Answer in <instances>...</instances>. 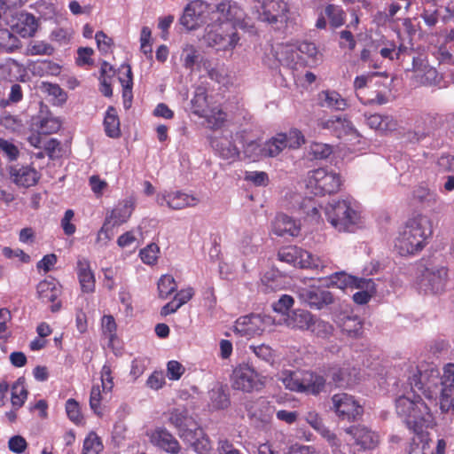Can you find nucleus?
<instances>
[{
  "mask_svg": "<svg viewBox=\"0 0 454 454\" xmlns=\"http://www.w3.org/2000/svg\"><path fill=\"white\" fill-rule=\"evenodd\" d=\"M408 380L411 387L396 397L395 411L407 427L415 434H420L424 428L434 425L429 406L415 388L429 400H435L439 396L442 413L454 411V364L450 363L443 367L442 376L434 368L424 372L416 368Z\"/></svg>",
  "mask_w": 454,
  "mask_h": 454,
  "instance_id": "1",
  "label": "nucleus"
},
{
  "mask_svg": "<svg viewBox=\"0 0 454 454\" xmlns=\"http://www.w3.org/2000/svg\"><path fill=\"white\" fill-rule=\"evenodd\" d=\"M0 8L4 9V19L7 20L8 16L12 17V20H7V23L14 33L19 34L24 38L30 37L35 35L38 25L34 15L27 12L13 11L17 7L7 8L6 6L2 7L0 5Z\"/></svg>",
  "mask_w": 454,
  "mask_h": 454,
  "instance_id": "11",
  "label": "nucleus"
},
{
  "mask_svg": "<svg viewBox=\"0 0 454 454\" xmlns=\"http://www.w3.org/2000/svg\"><path fill=\"white\" fill-rule=\"evenodd\" d=\"M0 125L12 132L20 131L23 128L22 121L18 116L6 112L0 116Z\"/></svg>",
  "mask_w": 454,
  "mask_h": 454,
  "instance_id": "61",
  "label": "nucleus"
},
{
  "mask_svg": "<svg viewBox=\"0 0 454 454\" xmlns=\"http://www.w3.org/2000/svg\"><path fill=\"white\" fill-rule=\"evenodd\" d=\"M366 124L372 129L380 132L391 131L396 129L397 123L390 115L378 114H364Z\"/></svg>",
  "mask_w": 454,
  "mask_h": 454,
  "instance_id": "33",
  "label": "nucleus"
},
{
  "mask_svg": "<svg viewBox=\"0 0 454 454\" xmlns=\"http://www.w3.org/2000/svg\"><path fill=\"white\" fill-rule=\"evenodd\" d=\"M308 331H309L317 338L326 340L333 336L334 327L329 322H326L313 315Z\"/></svg>",
  "mask_w": 454,
  "mask_h": 454,
  "instance_id": "38",
  "label": "nucleus"
},
{
  "mask_svg": "<svg viewBox=\"0 0 454 454\" xmlns=\"http://www.w3.org/2000/svg\"><path fill=\"white\" fill-rule=\"evenodd\" d=\"M151 442L167 452L177 453L180 446L177 440L165 428L158 427L150 434Z\"/></svg>",
  "mask_w": 454,
  "mask_h": 454,
  "instance_id": "26",
  "label": "nucleus"
},
{
  "mask_svg": "<svg viewBox=\"0 0 454 454\" xmlns=\"http://www.w3.org/2000/svg\"><path fill=\"white\" fill-rule=\"evenodd\" d=\"M433 235V222L426 215L410 218L395 239V248L402 256L420 252Z\"/></svg>",
  "mask_w": 454,
  "mask_h": 454,
  "instance_id": "2",
  "label": "nucleus"
},
{
  "mask_svg": "<svg viewBox=\"0 0 454 454\" xmlns=\"http://www.w3.org/2000/svg\"><path fill=\"white\" fill-rule=\"evenodd\" d=\"M354 288L359 289L353 294V301L359 305L366 304L376 293V285L372 278H361Z\"/></svg>",
  "mask_w": 454,
  "mask_h": 454,
  "instance_id": "31",
  "label": "nucleus"
},
{
  "mask_svg": "<svg viewBox=\"0 0 454 454\" xmlns=\"http://www.w3.org/2000/svg\"><path fill=\"white\" fill-rule=\"evenodd\" d=\"M27 398V391L25 387V380L23 378H19L12 386L11 402L14 410L22 407Z\"/></svg>",
  "mask_w": 454,
  "mask_h": 454,
  "instance_id": "42",
  "label": "nucleus"
},
{
  "mask_svg": "<svg viewBox=\"0 0 454 454\" xmlns=\"http://www.w3.org/2000/svg\"><path fill=\"white\" fill-rule=\"evenodd\" d=\"M103 450V444L97 434L91 432L83 442L82 454H99Z\"/></svg>",
  "mask_w": 454,
  "mask_h": 454,
  "instance_id": "56",
  "label": "nucleus"
},
{
  "mask_svg": "<svg viewBox=\"0 0 454 454\" xmlns=\"http://www.w3.org/2000/svg\"><path fill=\"white\" fill-rule=\"evenodd\" d=\"M35 126L40 134L50 135L59 130L61 127V121L59 118L50 114L45 117H42L35 123Z\"/></svg>",
  "mask_w": 454,
  "mask_h": 454,
  "instance_id": "46",
  "label": "nucleus"
},
{
  "mask_svg": "<svg viewBox=\"0 0 454 454\" xmlns=\"http://www.w3.org/2000/svg\"><path fill=\"white\" fill-rule=\"evenodd\" d=\"M11 180L18 186L28 188L37 184L40 174L29 165H13L9 168Z\"/></svg>",
  "mask_w": 454,
  "mask_h": 454,
  "instance_id": "21",
  "label": "nucleus"
},
{
  "mask_svg": "<svg viewBox=\"0 0 454 454\" xmlns=\"http://www.w3.org/2000/svg\"><path fill=\"white\" fill-rule=\"evenodd\" d=\"M168 421L178 431L183 441L189 443L199 454H207L211 444L203 429L198 426L184 407L174 408L168 412Z\"/></svg>",
  "mask_w": 454,
  "mask_h": 454,
  "instance_id": "3",
  "label": "nucleus"
},
{
  "mask_svg": "<svg viewBox=\"0 0 454 454\" xmlns=\"http://www.w3.org/2000/svg\"><path fill=\"white\" fill-rule=\"evenodd\" d=\"M246 410L249 419L256 427H263L269 424L275 412V409L270 403L262 397L247 402Z\"/></svg>",
  "mask_w": 454,
  "mask_h": 454,
  "instance_id": "19",
  "label": "nucleus"
},
{
  "mask_svg": "<svg viewBox=\"0 0 454 454\" xmlns=\"http://www.w3.org/2000/svg\"><path fill=\"white\" fill-rule=\"evenodd\" d=\"M60 294V286L53 278L43 280L37 285L38 298L43 302H54Z\"/></svg>",
  "mask_w": 454,
  "mask_h": 454,
  "instance_id": "32",
  "label": "nucleus"
},
{
  "mask_svg": "<svg viewBox=\"0 0 454 454\" xmlns=\"http://www.w3.org/2000/svg\"><path fill=\"white\" fill-rule=\"evenodd\" d=\"M258 20L281 29L288 20L289 7L284 0H254Z\"/></svg>",
  "mask_w": 454,
  "mask_h": 454,
  "instance_id": "6",
  "label": "nucleus"
},
{
  "mask_svg": "<svg viewBox=\"0 0 454 454\" xmlns=\"http://www.w3.org/2000/svg\"><path fill=\"white\" fill-rule=\"evenodd\" d=\"M313 315L304 309H294L287 313L283 318L284 324L291 328L301 331H308Z\"/></svg>",
  "mask_w": 454,
  "mask_h": 454,
  "instance_id": "29",
  "label": "nucleus"
},
{
  "mask_svg": "<svg viewBox=\"0 0 454 454\" xmlns=\"http://www.w3.org/2000/svg\"><path fill=\"white\" fill-rule=\"evenodd\" d=\"M192 112L197 116L203 115L209 107L206 88L199 86L194 90V95L191 100Z\"/></svg>",
  "mask_w": 454,
  "mask_h": 454,
  "instance_id": "39",
  "label": "nucleus"
},
{
  "mask_svg": "<svg viewBox=\"0 0 454 454\" xmlns=\"http://www.w3.org/2000/svg\"><path fill=\"white\" fill-rule=\"evenodd\" d=\"M301 393L317 395L324 391L326 380L324 376L311 371H302Z\"/></svg>",
  "mask_w": 454,
  "mask_h": 454,
  "instance_id": "28",
  "label": "nucleus"
},
{
  "mask_svg": "<svg viewBox=\"0 0 454 454\" xmlns=\"http://www.w3.org/2000/svg\"><path fill=\"white\" fill-rule=\"evenodd\" d=\"M340 327L349 336H358L362 331V321L357 316L345 315L340 319Z\"/></svg>",
  "mask_w": 454,
  "mask_h": 454,
  "instance_id": "48",
  "label": "nucleus"
},
{
  "mask_svg": "<svg viewBox=\"0 0 454 454\" xmlns=\"http://www.w3.org/2000/svg\"><path fill=\"white\" fill-rule=\"evenodd\" d=\"M135 208V199L132 197L127 198L120 201L111 211V214L106 216V220L111 221L114 226H119L126 223Z\"/></svg>",
  "mask_w": 454,
  "mask_h": 454,
  "instance_id": "27",
  "label": "nucleus"
},
{
  "mask_svg": "<svg viewBox=\"0 0 454 454\" xmlns=\"http://www.w3.org/2000/svg\"><path fill=\"white\" fill-rule=\"evenodd\" d=\"M30 70L35 75L38 76L58 75L60 73L61 67L51 60L44 59L33 63Z\"/></svg>",
  "mask_w": 454,
  "mask_h": 454,
  "instance_id": "40",
  "label": "nucleus"
},
{
  "mask_svg": "<svg viewBox=\"0 0 454 454\" xmlns=\"http://www.w3.org/2000/svg\"><path fill=\"white\" fill-rule=\"evenodd\" d=\"M324 210L328 222L339 231L353 232L361 224L358 204L351 198L332 200Z\"/></svg>",
  "mask_w": 454,
  "mask_h": 454,
  "instance_id": "4",
  "label": "nucleus"
},
{
  "mask_svg": "<svg viewBox=\"0 0 454 454\" xmlns=\"http://www.w3.org/2000/svg\"><path fill=\"white\" fill-rule=\"evenodd\" d=\"M41 90L48 95L52 96L58 103H63L67 99L66 92L58 84L43 82Z\"/></svg>",
  "mask_w": 454,
  "mask_h": 454,
  "instance_id": "63",
  "label": "nucleus"
},
{
  "mask_svg": "<svg viewBox=\"0 0 454 454\" xmlns=\"http://www.w3.org/2000/svg\"><path fill=\"white\" fill-rule=\"evenodd\" d=\"M298 295L301 302L311 309H321L333 302L332 293L319 288H302L298 292Z\"/></svg>",
  "mask_w": 454,
  "mask_h": 454,
  "instance_id": "20",
  "label": "nucleus"
},
{
  "mask_svg": "<svg viewBox=\"0 0 454 454\" xmlns=\"http://www.w3.org/2000/svg\"><path fill=\"white\" fill-rule=\"evenodd\" d=\"M412 71L419 83L424 86H440L442 76L438 71L428 64L423 55L412 57Z\"/></svg>",
  "mask_w": 454,
  "mask_h": 454,
  "instance_id": "16",
  "label": "nucleus"
},
{
  "mask_svg": "<svg viewBox=\"0 0 454 454\" xmlns=\"http://www.w3.org/2000/svg\"><path fill=\"white\" fill-rule=\"evenodd\" d=\"M231 135L215 137L211 141V145L215 153L223 160L233 162L239 157V151L231 141Z\"/></svg>",
  "mask_w": 454,
  "mask_h": 454,
  "instance_id": "25",
  "label": "nucleus"
},
{
  "mask_svg": "<svg viewBox=\"0 0 454 454\" xmlns=\"http://www.w3.org/2000/svg\"><path fill=\"white\" fill-rule=\"evenodd\" d=\"M278 259L295 267L323 270L328 263L327 259L314 255L300 247L291 246L279 250Z\"/></svg>",
  "mask_w": 454,
  "mask_h": 454,
  "instance_id": "7",
  "label": "nucleus"
},
{
  "mask_svg": "<svg viewBox=\"0 0 454 454\" xmlns=\"http://www.w3.org/2000/svg\"><path fill=\"white\" fill-rule=\"evenodd\" d=\"M234 27L231 23L212 24L206 28L204 41L210 47L216 50L232 49L238 43L239 37L233 31Z\"/></svg>",
  "mask_w": 454,
  "mask_h": 454,
  "instance_id": "8",
  "label": "nucleus"
},
{
  "mask_svg": "<svg viewBox=\"0 0 454 454\" xmlns=\"http://www.w3.org/2000/svg\"><path fill=\"white\" fill-rule=\"evenodd\" d=\"M325 13L330 20L331 26L340 27L345 22L346 13L343 9L336 4H327L325 8Z\"/></svg>",
  "mask_w": 454,
  "mask_h": 454,
  "instance_id": "49",
  "label": "nucleus"
},
{
  "mask_svg": "<svg viewBox=\"0 0 454 454\" xmlns=\"http://www.w3.org/2000/svg\"><path fill=\"white\" fill-rule=\"evenodd\" d=\"M76 270L82 291L84 293L93 292L95 289V277L89 260L79 258Z\"/></svg>",
  "mask_w": 454,
  "mask_h": 454,
  "instance_id": "30",
  "label": "nucleus"
},
{
  "mask_svg": "<svg viewBox=\"0 0 454 454\" xmlns=\"http://www.w3.org/2000/svg\"><path fill=\"white\" fill-rule=\"evenodd\" d=\"M272 231L274 234L286 239L297 237L301 233V224L285 214H278L272 222Z\"/></svg>",
  "mask_w": 454,
  "mask_h": 454,
  "instance_id": "24",
  "label": "nucleus"
},
{
  "mask_svg": "<svg viewBox=\"0 0 454 454\" xmlns=\"http://www.w3.org/2000/svg\"><path fill=\"white\" fill-rule=\"evenodd\" d=\"M244 155L251 161H257L266 157L264 155V145L257 141H250L244 147Z\"/></svg>",
  "mask_w": 454,
  "mask_h": 454,
  "instance_id": "57",
  "label": "nucleus"
},
{
  "mask_svg": "<svg viewBox=\"0 0 454 454\" xmlns=\"http://www.w3.org/2000/svg\"><path fill=\"white\" fill-rule=\"evenodd\" d=\"M302 371L283 370L278 374V380L286 389L301 393Z\"/></svg>",
  "mask_w": 454,
  "mask_h": 454,
  "instance_id": "37",
  "label": "nucleus"
},
{
  "mask_svg": "<svg viewBox=\"0 0 454 454\" xmlns=\"http://www.w3.org/2000/svg\"><path fill=\"white\" fill-rule=\"evenodd\" d=\"M275 320L268 315L251 314L239 317L233 326L234 333L241 337L250 339L262 334Z\"/></svg>",
  "mask_w": 454,
  "mask_h": 454,
  "instance_id": "10",
  "label": "nucleus"
},
{
  "mask_svg": "<svg viewBox=\"0 0 454 454\" xmlns=\"http://www.w3.org/2000/svg\"><path fill=\"white\" fill-rule=\"evenodd\" d=\"M200 118L205 119L208 128L218 129L224 123L226 114L219 106H209Z\"/></svg>",
  "mask_w": 454,
  "mask_h": 454,
  "instance_id": "41",
  "label": "nucleus"
},
{
  "mask_svg": "<svg viewBox=\"0 0 454 454\" xmlns=\"http://www.w3.org/2000/svg\"><path fill=\"white\" fill-rule=\"evenodd\" d=\"M209 397L212 406L215 409H225L230 404L228 395L222 387L213 388L209 392Z\"/></svg>",
  "mask_w": 454,
  "mask_h": 454,
  "instance_id": "59",
  "label": "nucleus"
},
{
  "mask_svg": "<svg viewBox=\"0 0 454 454\" xmlns=\"http://www.w3.org/2000/svg\"><path fill=\"white\" fill-rule=\"evenodd\" d=\"M212 12V5L202 0H193L184 7L179 21L187 30H194L208 20H214V17H210Z\"/></svg>",
  "mask_w": 454,
  "mask_h": 454,
  "instance_id": "9",
  "label": "nucleus"
},
{
  "mask_svg": "<svg viewBox=\"0 0 454 454\" xmlns=\"http://www.w3.org/2000/svg\"><path fill=\"white\" fill-rule=\"evenodd\" d=\"M27 52L29 55H52L54 52V48L48 43L43 41H35L29 44L27 48Z\"/></svg>",
  "mask_w": 454,
  "mask_h": 454,
  "instance_id": "62",
  "label": "nucleus"
},
{
  "mask_svg": "<svg viewBox=\"0 0 454 454\" xmlns=\"http://www.w3.org/2000/svg\"><path fill=\"white\" fill-rule=\"evenodd\" d=\"M322 129L329 130L338 138L355 143L360 138V134L352 122L345 117H331L322 121L319 124Z\"/></svg>",
  "mask_w": 454,
  "mask_h": 454,
  "instance_id": "14",
  "label": "nucleus"
},
{
  "mask_svg": "<svg viewBox=\"0 0 454 454\" xmlns=\"http://www.w3.org/2000/svg\"><path fill=\"white\" fill-rule=\"evenodd\" d=\"M333 153V147L330 145L323 143H312L309 145V155L313 160L326 159Z\"/></svg>",
  "mask_w": 454,
  "mask_h": 454,
  "instance_id": "60",
  "label": "nucleus"
},
{
  "mask_svg": "<svg viewBox=\"0 0 454 454\" xmlns=\"http://www.w3.org/2000/svg\"><path fill=\"white\" fill-rule=\"evenodd\" d=\"M341 178L333 170L319 168L308 173L306 187L315 195L335 193L340 190Z\"/></svg>",
  "mask_w": 454,
  "mask_h": 454,
  "instance_id": "5",
  "label": "nucleus"
},
{
  "mask_svg": "<svg viewBox=\"0 0 454 454\" xmlns=\"http://www.w3.org/2000/svg\"><path fill=\"white\" fill-rule=\"evenodd\" d=\"M448 270L443 266L426 268L419 280V288L426 294H441L445 290Z\"/></svg>",
  "mask_w": 454,
  "mask_h": 454,
  "instance_id": "13",
  "label": "nucleus"
},
{
  "mask_svg": "<svg viewBox=\"0 0 454 454\" xmlns=\"http://www.w3.org/2000/svg\"><path fill=\"white\" fill-rule=\"evenodd\" d=\"M413 199L425 207H432L437 200V194L427 186L419 185L412 192Z\"/></svg>",
  "mask_w": 454,
  "mask_h": 454,
  "instance_id": "45",
  "label": "nucleus"
},
{
  "mask_svg": "<svg viewBox=\"0 0 454 454\" xmlns=\"http://www.w3.org/2000/svg\"><path fill=\"white\" fill-rule=\"evenodd\" d=\"M262 385L258 372L250 365L243 364L237 366L232 373V387L245 392H251Z\"/></svg>",
  "mask_w": 454,
  "mask_h": 454,
  "instance_id": "15",
  "label": "nucleus"
},
{
  "mask_svg": "<svg viewBox=\"0 0 454 454\" xmlns=\"http://www.w3.org/2000/svg\"><path fill=\"white\" fill-rule=\"evenodd\" d=\"M296 50L299 53V58L301 59L299 67L305 66L312 67L318 63V51L315 43L310 42H302L296 46Z\"/></svg>",
  "mask_w": 454,
  "mask_h": 454,
  "instance_id": "34",
  "label": "nucleus"
},
{
  "mask_svg": "<svg viewBox=\"0 0 454 454\" xmlns=\"http://www.w3.org/2000/svg\"><path fill=\"white\" fill-rule=\"evenodd\" d=\"M0 154L9 161H14L20 157V151L13 141L0 137Z\"/></svg>",
  "mask_w": 454,
  "mask_h": 454,
  "instance_id": "54",
  "label": "nucleus"
},
{
  "mask_svg": "<svg viewBox=\"0 0 454 454\" xmlns=\"http://www.w3.org/2000/svg\"><path fill=\"white\" fill-rule=\"evenodd\" d=\"M332 402L333 409L340 418L356 419L363 412L362 406L352 395L346 393L335 394Z\"/></svg>",
  "mask_w": 454,
  "mask_h": 454,
  "instance_id": "18",
  "label": "nucleus"
},
{
  "mask_svg": "<svg viewBox=\"0 0 454 454\" xmlns=\"http://www.w3.org/2000/svg\"><path fill=\"white\" fill-rule=\"evenodd\" d=\"M285 148L298 149L305 143L304 136L298 129H291L287 133H281Z\"/></svg>",
  "mask_w": 454,
  "mask_h": 454,
  "instance_id": "58",
  "label": "nucleus"
},
{
  "mask_svg": "<svg viewBox=\"0 0 454 454\" xmlns=\"http://www.w3.org/2000/svg\"><path fill=\"white\" fill-rule=\"evenodd\" d=\"M216 17V20L222 24L231 23L233 24L239 23L244 17L243 10L239 6L236 2L232 1H224L218 4L215 6V10L213 8L212 17Z\"/></svg>",
  "mask_w": 454,
  "mask_h": 454,
  "instance_id": "22",
  "label": "nucleus"
},
{
  "mask_svg": "<svg viewBox=\"0 0 454 454\" xmlns=\"http://www.w3.org/2000/svg\"><path fill=\"white\" fill-rule=\"evenodd\" d=\"M176 288L177 285L171 275H163L158 281L159 296L161 299L168 298Z\"/></svg>",
  "mask_w": 454,
  "mask_h": 454,
  "instance_id": "52",
  "label": "nucleus"
},
{
  "mask_svg": "<svg viewBox=\"0 0 454 454\" xmlns=\"http://www.w3.org/2000/svg\"><path fill=\"white\" fill-rule=\"evenodd\" d=\"M318 97L322 106L337 111H343L348 106L346 99L335 90H324Z\"/></svg>",
  "mask_w": 454,
  "mask_h": 454,
  "instance_id": "35",
  "label": "nucleus"
},
{
  "mask_svg": "<svg viewBox=\"0 0 454 454\" xmlns=\"http://www.w3.org/2000/svg\"><path fill=\"white\" fill-rule=\"evenodd\" d=\"M250 349L253 351V353L256 356V357L263 362H265L268 364L272 365L275 357H276V352L275 350L266 344H260L257 346L252 345L250 346Z\"/></svg>",
  "mask_w": 454,
  "mask_h": 454,
  "instance_id": "53",
  "label": "nucleus"
},
{
  "mask_svg": "<svg viewBox=\"0 0 454 454\" xmlns=\"http://www.w3.org/2000/svg\"><path fill=\"white\" fill-rule=\"evenodd\" d=\"M199 201L194 195L181 191H164L156 196V202L159 206H167L173 210L195 207Z\"/></svg>",
  "mask_w": 454,
  "mask_h": 454,
  "instance_id": "17",
  "label": "nucleus"
},
{
  "mask_svg": "<svg viewBox=\"0 0 454 454\" xmlns=\"http://www.w3.org/2000/svg\"><path fill=\"white\" fill-rule=\"evenodd\" d=\"M106 133L110 137H118L120 136V121L115 109L113 106L108 107L104 119Z\"/></svg>",
  "mask_w": 454,
  "mask_h": 454,
  "instance_id": "44",
  "label": "nucleus"
},
{
  "mask_svg": "<svg viewBox=\"0 0 454 454\" xmlns=\"http://www.w3.org/2000/svg\"><path fill=\"white\" fill-rule=\"evenodd\" d=\"M272 54L280 65L292 69L299 68L301 59L295 45L278 43L272 47Z\"/></svg>",
  "mask_w": 454,
  "mask_h": 454,
  "instance_id": "23",
  "label": "nucleus"
},
{
  "mask_svg": "<svg viewBox=\"0 0 454 454\" xmlns=\"http://www.w3.org/2000/svg\"><path fill=\"white\" fill-rule=\"evenodd\" d=\"M345 431L354 440V442L350 444V450L353 454L372 450L379 444V434L365 426L350 427Z\"/></svg>",
  "mask_w": 454,
  "mask_h": 454,
  "instance_id": "12",
  "label": "nucleus"
},
{
  "mask_svg": "<svg viewBox=\"0 0 454 454\" xmlns=\"http://www.w3.org/2000/svg\"><path fill=\"white\" fill-rule=\"evenodd\" d=\"M201 56L195 46L192 44H185L183 48L181 59L184 67L187 69L192 70L199 65Z\"/></svg>",
  "mask_w": 454,
  "mask_h": 454,
  "instance_id": "47",
  "label": "nucleus"
},
{
  "mask_svg": "<svg viewBox=\"0 0 454 454\" xmlns=\"http://www.w3.org/2000/svg\"><path fill=\"white\" fill-rule=\"evenodd\" d=\"M284 138L285 137H282V134H278L276 137L263 143L264 155L266 157L278 156L285 149L283 142Z\"/></svg>",
  "mask_w": 454,
  "mask_h": 454,
  "instance_id": "50",
  "label": "nucleus"
},
{
  "mask_svg": "<svg viewBox=\"0 0 454 454\" xmlns=\"http://www.w3.org/2000/svg\"><path fill=\"white\" fill-rule=\"evenodd\" d=\"M159 253V247L156 244L152 243L140 251V257L143 262L152 265L157 262Z\"/></svg>",
  "mask_w": 454,
  "mask_h": 454,
  "instance_id": "64",
  "label": "nucleus"
},
{
  "mask_svg": "<svg viewBox=\"0 0 454 454\" xmlns=\"http://www.w3.org/2000/svg\"><path fill=\"white\" fill-rule=\"evenodd\" d=\"M361 278L347 274L345 271H338L332 274L326 286L328 287H336L339 289L354 288Z\"/></svg>",
  "mask_w": 454,
  "mask_h": 454,
  "instance_id": "36",
  "label": "nucleus"
},
{
  "mask_svg": "<svg viewBox=\"0 0 454 454\" xmlns=\"http://www.w3.org/2000/svg\"><path fill=\"white\" fill-rule=\"evenodd\" d=\"M5 28H0V48L6 51H12L20 47V40L13 34Z\"/></svg>",
  "mask_w": 454,
  "mask_h": 454,
  "instance_id": "51",
  "label": "nucleus"
},
{
  "mask_svg": "<svg viewBox=\"0 0 454 454\" xmlns=\"http://www.w3.org/2000/svg\"><path fill=\"white\" fill-rule=\"evenodd\" d=\"M122 68L125 69V77H120V82L122 86V98H123V106L126 109H129L131 106L132 102V72L131 68L129 65L122 66Z\"/></svg>",
  "mask_w": 454,
  "mask_h": 454,
  "instance_id": "43",
  "label": "nucleus"
},
{
  "mask_svg": "<svg viewBox=\"0 0 454 454\" xmlns=\"http://www.w3.org/2000/svg\"><path fill=\"white\" fill-rule=\"evenodd\" d=\"M327 377L331 379L329 385L333 384L335 387H343L350 384L348 373L338 366L329 368Z\"/></svg>",
  "mask_w": 454,
  "mask_h": 454,
  "instance_id": "55",
  "label": "nucleus"
}]
</instances>
